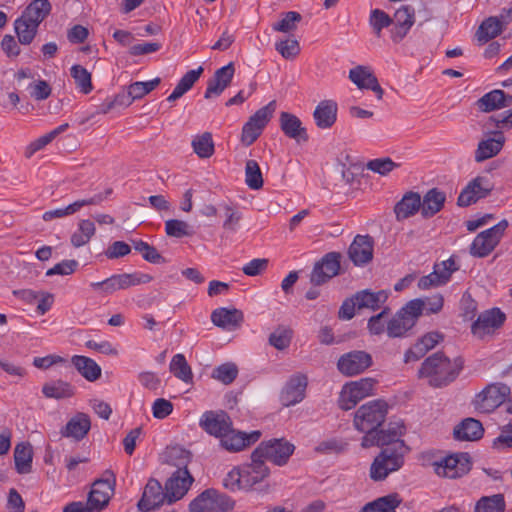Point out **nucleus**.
<instances>
[{
    "instance_id": "obj_18",
    "label": "nucleus",
    "mask_w": 512,
    "mask_h": 512,
    "mask_svg": "<svg viewBox=\"0 0 512 512\" xmlns=\"http://www.w3.org/2000/svg\"><path fill=\"white\" fill-rule=\"evenodd\" d=\"M199 425L209 435L220 439L231 429L233 422L225 411H206L201 416Z\"/></svg>"
},
{
    "instance_id": "obj_3",
    "label": "nucleus",
    "mask_w": 512,
    "mask_h": 512,
    "mask_svg": "<svg viewBox=\"0 0 512 512\" xmlns=\"http://www.w3.org/2000/svg\"><path fill=\"white\" fill-rule=\"evenodd\" d=\"M171 455L181 459L179 465H183L184 467H179L165 483V490H167L168 493V504L183 498L194 481L187 469L191 453L182 448H173Z\"/></svg>"
},
{
    "instance_id": "obj_53",
    "label": "nucleus",
    "mask_w": 512,
    "mask_h": 512,
    "mask_svg": "<svg viewBox=\"0 0 512 512\" xmlns=\"http://www.w3.org/2000/svg\"><path fill=\"white\" fill-rule=\"evenodd\" d=\"M276 110V101H270L266 106L258 109L248 120L253 125L260 127L262 130L268 124Z\"/></svg>"
},
{
    "instance_id": "obj_24",
    "label": "nucleus",
    "mask_w": 512,
    "mask_h": 512,
    "mask_svg": "<svg viewBox=\"0 0 512 512\" xmlns=\"http://www.w3.org/2000/svg\"><path fill=\"white\" fill-rule=\"evenodd\" d=\"M444 338L439 332H428L421 337L404 355L406 363L421 359L428 351L433 349Z\"/></svg>"
},
{
    "instance_id": "obj_57",
    "label": "nucleus",
    "mask_w": 512,
    "mask_h": 512,
    "mask_svg": "<svg viewBox=\"0 0 512 512\" xmlns=\"http://www.w3.org/2000/svg\"><path fill=\"white\" fill-rule=\"evenodd\" d=\"M369 22L374 33L380 37L382 29L389 27L393 23V19H391L386 12L380 9H374L371 11Z\"/></svg>"
},
{
    "instance_id": "obj_60",
    "label": "nucleus",
    "mask_w": 512,
    "mask_h": 512,
    "mask_svg": "<svg viewBox=\"0 0 512 512\" xmlns=\"http://www.w3.org/2000/svg\"><path fill=\"white\" fill-rule=\"evenodd\" d=\"M249 471H251L257 480V483L263 481L266 477L269 476L270 470L265 464V460L263 457H254V451L251 454V463L247 465Z\"/></svg>"
},
{
    "instance_id": "obj_58",
    "label": "nucleus",
    "mask_w": 512,
    "mask_h": 512,
    "mask_svg": "<svg viewBox=\"0 0 512 512\" xmlns=\"http://www.w3.org/2000/svg\"><path fill=\"white\" fill-rule=\"evenodd\" d=\"M221 207L223 208L226 217L223 223V228L225 230L235 232L242 218L241 213L230 204H222Z\"/></svg>"
},
{
    "instance_id": "obj_39",
    "label": "nucleus",
    "mask_w": 512,
    "mask_h": 512,
    "mask_svg": "<svg viewBox=\"0 0 512 512\" xmlns=\"http://www.w3.org/2000/svg\"><path fill=\"white\" fill-rule=\"evenodd\" d=\"M401 502L399 494L392 493L366 504L361 512H396L395 509Z\"/></svg>"
},
{
    "instance_id": "obj_14",
    "label": "nucleus",
    "mask_w": 512,
    "mask_h": 512,
    "mask_svg": "<svg viewBox=\"0 0 512 512\" xmlns=\"http://www.w3.org/2000/svg\"><path fill=\"white\" fill-rule=\"evenodd\" d=\"M341 254L338 252H329L314 264L310 274V282L315 286H320L338 275L340 270Z\"/></svg>"
},
{
    "instance_id": "obj_23",
    "label": "nucleus",
    "mask_w": 512,
    "mask_h": 512,
    "mask_svg": "<svg viewBox=\"0 0 512 512\" xmlns=\"http://www.w3.org/2000/svg\"><path fill=\"white\" fill-rule=\"evenodd\" d=\"M235 73L234 64L228 63L226 66L217 69L214 75L207 82V88L204 94L205 99H210L213 96H219L222 92L230 86Z\"/></svg>"
},
{
    "instance_id": "obj_45",
    "label": "nucleus",
    "mask_w": 512,
    "mask_h": 512,
    "mask_svg": "<svg viewBox=\"0 0 512 512\" xmlns=\"http://www.w3.org/2000/svg\"><path fill=\"white\" fill-rule=\"evenodd\" d=\"M165 232L170 237L182 238L195 234L193 227L183 220L169 219L165 222Z\"/></svg>"
},
{
    "instance_id": "obj_7",
    "label": "nucleus",
    "mask_w": 512,
    "mask_h": 512,
    "mask_svg": "<svg viewBox=\"0 0 512 512\" xmlns=\"http://www.w3.org/2000/svg\"><path fill=\"white\" fill-rule=\"evenodd\" d=\"M235 505L234 500L215 489H206L189 505L190 512H230Z\"/></svg>"
},
{
    "instance_id": "obj_56",
    "label": "nucleus",
    "mask_w": 512,
    "mask_h": 512,
    "mask_svg": "<svg viewBox=\"0 0 512 512\" xmlns=\"http://www.w3.org/2000/svg\"><path fill=\"white\" fill-rule=\"evenodd\" d=\"M412 301H419L421 303L420 316L423 312L427 315L437 314L442 310L444 304V298L441 294H435L425 299H413Z\"/></svg>"
},
{
    "instance_id": "obj_37",
    "label": "nucleus",
    "mask_w": 512,
    "mask_h": 512,
    "mask_svg": "<svg viewBox=\"0 0 512 512\" xmlns=\"http://www.w3.org/2000/svg\"><path fill=\"white\" fill-rule=\"evenodd\" d=\"M71 362L86 380L94 382L101 377V367L93 359L75 355Z\"/></svg>"
},
{
    "instance_id": "obj_20",
    "label": "nucleus",
    "mask_w": 512,
    "mask_h": 512,
    "mask_svg": "<svg viewBox=\"0 0 512 512\" xmlns=\"http://www.w3.org/2000/svg\"><path fill=\"white\" fill-rule=\"evenodd\" d=\"M165 502L168 503L167 490H163L158 480L150 478L144 488L142 497L137 504L139 510L148 512L158 508Z\"/></svg>"
},
{
    "instance_id": "obj_19",
    "label": "nucleus",
    "mask_w": 512,
    "mask_h": 512,
    "mask_svg": "<svg viewBox=\"0 0 512 512\" xmlns=\"http://www.w3.org/2000/svg\"><path fill=\"white\" fill-rule=\"evenodd\" d=\"M505 319V314L499 308H493L479 315L478 319L472 324L471 331L473 335L482 339L500 328Z\"/></svg>"
},
{
    "instance_id": "obj_38",
    "label": "nucleus",
    "mask_w": 512,
    "mask_h": 512,
    "mask_svg": "<svg viewBox=\"0 0 512 512\" xmlns=\"http://www.w3.org/2000/svg\"><path fill=\"white\" fill-rule=\"evenodd\" d=\"M42 393L46 398L60 400L74 396L75 389L66 381L54 380L43 385Z\"/></svg>"
},
{
    "instance_id": "obj_50",
    "label": "nucleus",
    "mask_w": 512,
    "mask_h": 512,
    "mask_svg": "<svg viewBox=\"0 0 512 512\" xmlns=\"http://www.w3.org/2000/svg\"><path fill=\"white\" fill-rule=\"evenodd\" d=\"M293 336V331L289 327L279 326L269 336V344L278 350H284L289 347Z\"/></svg>"
},
{
    "instance_id": "obj_8",
    "label": "nucleus",
    "mask_w": 512,
    "mask_h": 512,
    "mask_svg": "<svg viewBox=\"0 0 512 512\" xmlns=\"http://www.w3.org/2000/svg\"><path fill=\"white\" fill-rule=\"evenodd\" d=\"M510 387L504 383L487 385L474 399V407L482 413H491L510 396Z\"/></svg>"
},
{
    "instance_id": "obj_31",
    "label": "nucleus",
    "mask_w": 512,
    "mask_h": 512,
    "mask_svg": "<svg viewBox=\"0 0 512 512\" xmlns=\"http://www.w3.org/2000/svg\"><path fill=\"white\" fill-rule=\"evenodd\" d=\"M355 300L358 304V310L369 309L376 311L388 300L389 292L387 290H379L373 292L369 289L356 292Z\"/></svg>"
},
{
    "instance_id": "obj_36",
    "label": "nucleus",
    "mask_w": 512,
    "mask_h": 512,
    "mask_svg": "<svg viewBox=\"0 0 512 512\" xmlns=\"http://www.w3.org/2000/svg\"><path fill=\"white\" fill-rule=\"evenodd\" d=\"M33 450L29 442L18 443L14 449L15 469L19 474H28L32 470Z\"/></svg>"
},
{
    "instance_id": "obj_49",
    "label": "nucleus",
    "mask_w": 512,
    "mask_h": 512,
    "mask_svg": "<svg viewBox=\"0 0 512 512\" xmlns=\"http://www.w3.org/2000/svg\"><path fill=\"white\" fill-rule=\"evenodd\" d=\"M245 182L250 189L258 190L263 186L262 172L255 160H248L245 166Z\"/></svg>"
},
{
    "instance_id": "obj_34",
    "label": "nucleus",
    "mask_w": 512,
    "mask_h": 512,
    "mask_svg": "<svg viewBox=\"0 0 512 512\" xmlns=\"http://www.w3.org/2000/svg\"><path fill=\"white\" fill-rule=\"evenodd\" d=\"M51 10L52 5L49 0H32L21 17L39 27L41 22L51 13Z\"/></svg>"
},
{
    "instance_id": "obj_13",
    "label": "nucleus",
    "mask_w": 512,
    "mask_h": 512,
    "mask_svg": "<svg viewBox=\"0 0 512 512\" xmlns=\"http://www.w3.org/2000/svg\"><path fill=\"white\" fill-rule=\"evenodd\" d=\"M116 477L112 470H106L103 477L92 484L88 495V503L93 506L96 512L103 510L109 503L114 492Z\"/></svg>"
},
{
    "instance_id": "obj_35",
    "label": "nucleus",
    "mask_w": 512,
    "mask_h": 512,
    "mask_svg": "<svg viewBox=\"0 0 512 512\" xmlns=\"http://www.w3.org/2000/svg\"><path fill=\"white\" fill-rule=\"evenodd\" d=\"M497 138H489L479 142L475 151V161L483 162L489 158L496 156L502 149L505 138L501 132L495 133Z\"/></svg>"
},
{
    "instance_id": "obj_27",
    "label": "nucleus",
    "mask_w": 512,
    "mask_h": 512,
    "mask_svg": "<svg viewBox=\"0 0 512 512\" xmlns=\"http://www.w3.org/2000/svg\"><path fill=\"white\" fill-rule=\"evenodd\" d=\"M90 428V417L85 413L79 412L67 422L60 433L63 437L80 441L86 437Z\"/></svg>"
},
{
    "instance_id": "obj_21",
    "label": "nucleus",
    "mask_w": 512,
    "mask_h": 512,
    "mask_svg": "<svg viewBox=\"0 0 512 512\" xmlns=\"http://www.w3.org/2000/svg\"><path fill=\"white\" fill-rule=\"evenodd\" d=\"M307 384L308 380L305 375L298 374L292 376L281 391V404L289 407L301 402L305 398Z\"/></svg>"
},
{
    "instance_id": "obj_51",
    "label": "nucleus",
    "mask_w": 512,
    "mask_h": 512,
    "mask_svg": "<svg viewBox=\"0 0 512 512\" xmlns=\"http://www.w3.org/2000/svg\"><path fill=\"white\" fill-rule=\"evenodd\" d=\"M238 376V367L235 363L227 362L217 366L212 372V378L225 385L231 384Z\"/></svg>"
},
{
    "instance_id": "obj_42",
    "label": "nucleus",
    "mask_w": 512,
    "mask_h": 512,
    "mask_svg": "<svg viewBox=\"0 0 512 512\" xmlns=\"http://www.w3.org/2000/svg\"><path fill=\"white\" fill-rule=\"evenodd\" d=\"M95 231V225L91 220H81L78 229L71 236V244L76 248L84 246L94 236Z\"/></svg>"
},
{
    "instance_id": "obj_17",
    "label": "nucleus",
    "mask_w": 512,
    "mask_h": 512,
    "mask_svg": "<svg viewBox=\"0 0 512 512\" xmlns=\"http://www.w3.org/2000/svg\"><path fill=\"white\" fill-rule=\"evenodd\" d=\"M260 437V431L245 433L234 429L232 425L231 429L225 432L219 440L220 446L226 451L239 452L257 442Z\"/></svg>"
},
{
    "instance_id": "obj_32",
    "label": "nucleus",
    "mask_w": 512,
    "mask_h": 512,
    "mask_svg": "<svg viewBox=\"0 0 512 512\" xmlns=\"http://www.w3.org/2000/svg\"><path fill=\"white\" fill-rule=\"evenodd\" d=\"M446 202V194L438 188L428 190L421 198V215L431 218L440 212Z\"/></svg>"
},
{
    "instance_id": "obj_62",
    "label": "nucleus",
    "mask_w": 512,
    "mask_h": 512,
    "mask_svg": "<svg viewBox=\"0 0 512 512\" xmlns=\"http://www.w3.org/2000/svg\"><path fill=\"white\" fill-rule=\"evenodd\" d=\"M77 266L78 262L76 260H63L62 262L57 263L52 268L48 269L46 275H70L76 270Z\"/></svg>"
},
{
    "instance_id": "obj_29",
    "label": "nucleus",
    "mask_w": 512,
    "mask_h": 512,
    "mask_svg": "<svg viewBox=\"0 0 512 512\" xmlns=\"http://www.w3.org/2000/svg\"><path fill=\"white\" fill-rule=\"evenodd\" d=\"M337 103L333 100H322L313 112L316 126L320 129L331 128L337 120Z\"/></svg>"
},
{
    "instance_id": "obj_16",
    "label": "nucleus",
    "mask_w": 512,
    "mask_h": 512,
    "mask_svg": "<svg viewBox=\"0 0 512 512\" xmlns=\"http://www.w3.org/2000/svg\"><path fill=\"white\" fill-rule=\"evenodd\" d=\"M372 356L363 350H354L343 354L337 362L338 370L346 376L364 372L372 365Z\"/></svg>"
},
{
    "instance_id": "obj_33",
    "label": "nucleus",
    "mask_w": 512,
    "mask_h": 512,
    "mask_svg": "<svg viewBox=\"0 0 512 512\" xmlns=\"http://www.w3.org/2000/svg\"><path fill=\"white\" fill-rule=\"evenodd\" d=\"M484 428L479 420L466 418L453 430L454 438L461 441H476L483 437Z\"/></svg>"
},
{
    "instance_id": "obj_9",
    "label": "nucleus",
    "mask_w": 512,
    "mask_h": 512,
    "mask_svg": "<svg viewBox=\"0 0 512 512\" xmlns=\"http://www.w3.org/2000/svg\"><path fill=\"white\" fill-rule=\"evenodd\" d=\"M507 227L508 222L501 220L493 227L479 233L470 246V254L479 258L488 256L498 245Z\"/></svg>"
},
{
    "instance_id": "obj_12",
    "label": "nucleus",
    "mask_w": 512,
    "mask_h": 512,
    "mask_svg": "<svg viewBox=\"0 0 512 512\" xmlns=\"http://www.w3.org/2000/svg\"><path fill=\"white\" fill-rule=\"evenodd\" d=\"M374 384L372 378H363L346 384L340 394L339 407L345 411L354 408L362 399L372 394Z\"/></svg>"
},
{
    "instance_id": "obj_55",
    "label": "nucleus",
    "mask_w": 512,
    "mask_h": 512,
    "mask_svg": "<svg viewBox=\"0 0 512 512\" xmlns=\"http://www.w3.org/2000/svg\"><path fill=\"white\" fill-rule=\"evenodd\" d=\"M391 313V309L386 306L382 311L369 318L367 323V329L371 335H381L386 331L387 322L385 319Z\"/></svg>"
},
{
    "instance_id": "obj_15",
    "label": "nucleus",
    "mask_w": 512,
    "mask_h": 512,
    "mask_svg": "<svg viewBox=\"0 0 512 512\" xmlns=\"http://www.w3.org/2000/svg\"><path fill=\"white\" fill-rule=\"evenodd\" d=\"M493 190V185L483 176H477L462 189L460 192L457 205L459 207H468L480 199L486 198Z\"/></svg>"
},
{
    "instance_id": "obj_46",
    "label": "nucleus",
    "mask_w": 512,
    "mask_h": 512,
    "mask_svg": "<svg viewBox=\"0 0 512 512\" xmlns=\"http://www.w3.org/2000/svg\"><path fill=\"white\" fill-rule=\"evenodd\" d=\"M373 78H376V76L368 66L358 65L349 71V79L359 89H367Z\"/></svg>"
},
{
    "instance_id": "obj_47",
    "label": "nucleus",
    "mask_w": 512,
    "mask_h": 512,
    "mask_svg": "<svg viewBox=\"0 0 512 512\" xmlns=\"http://www.w3.org/2000/svg\"><path fill=\"white\" fill-rule=\"evenodd\" d=\"M170 371L175 377L186 383L192 380L193 374L191 368L182 354L173 356L170 363Z\"/></svg>"
},
{
    "instance_id": "obj_10",
    "label": "nucleus",
    "mask_w": 512,
    "mask_h": 512,
    "mask_svg": "<svg viewBox=\"0 0 512 512\" xmlns=\"http://www.w3.org/2000/svg\"><path fill=\"white\" fill-rule=\"evenodd\" d=\"M434 472L441 477L456 479L471 470L472 462L468 453L462 452L449 455L433 463Z\"/></svg>"
},
{
    "instance_id": "obj_2",
    "label": "nucleus",
    "mask_w": 512,
    "mask_h": 512,
    "mask_svg": "<svg viewBox=\"0 0 512 512\" xmlns=\"http://www.w3.org/2000/svg\"><path fill=\"white\" fill-rule=\"evenodd\" d=\"M463 365L464 360L461 357L451 361L443 352H436L424 360L418 376L429 378L430 386L443 387L458 377Z\"/></svg>"
},
{
    "instance_id": "obj_61",
    "label": "nucleus",
    "mask_w": 512,
    "mask_h": 512,
    "mask_svg": "<svg viewBox=\"0 0 512 512\" xmlns=\"http://www.w3.org/2000/svg\"><path fill=\"white\" fill-rule=\"evenodd\" d=\"M397 167H399V164L392 161L389 157L373 159L367 163V168L369 170L380 175H387Z\"/></svg>"
},
{
    "instance_id": "obj_26",
    "label": "nucleus",
    "mask_w": 512,
    "mask_h": 512,
    "mask_svg": "<svg viewBox=\"0 0 512 512\" xmlns=\"http://www.w3.org/2000/svg\"><path fill=\"white\" fill-rule=\"evenodd\" d=\"M279 123L282 132L297 142H307L309 137L306 128L302 126L301 120L289 112H281Z\"/></svg>"
},
{
    "instance_id": "obj_43",
    "label": "nucleus",
    "mask_w": 512,
    "mask_h": 512,
    "mask_svg": "<svg viewBox=\"0 0 512 512\" xmlns=\"http://www.w3.org/2000/svg\"><path fill=\"white\" fill-rule=\"evenodd\" d=\"M505 507L503 494H494L480 498L475 505L474 512H504Z\"/></svg>"
},
{
    "instance_id": "obj_4",
    "label": "nucleus",
    "mask_w": 512,
    "mask_h": 512,
    "mask_svg": "<svg viewBox=\"0 0 512 512\" xmlns=\"http://www.w3.org/2000/svg\"><path fill=\"white\" fill-rule=\"evenodd\" d=\"M388 405L383 400H373L358 408L354 416L355 428L365 435L371 434L385 421Z\"/></svg>"
},
{
    "instance_id": "obj_28",
    "label": "nucleus",
    "mask_w": 512,
    "mask_h": 512,
    "mask_svg": "<svg viewBox=\"0 0 512 512\" xmlns=\"http://www.w3.org/2000/svg\"><path fill=\"white\" fill-rule=\"evenodd\" d=\"M512 104V95L503 90H492L477 100L476 105L482 112L488 113L494 110L508 107Z\"/></svg>"
},
{
    "instance_id": "obj_52",
    "label": "nucleus",
    "mask_w": 512,
    "mask_h": 512,
    "mask_svg": "<svg viewBox=\"0 0 512 512\" xmlns=\"http://www.w3.org/2000/svg\"><path fill=\"white\" fill-rule=\"evenodd\" d=\"M282 16L281 20L272 25L274 31L290 33L297 29V24L302 20L301 14L296 11L286 12Z\"/></svg>"
},
{
    "instance_id": "obj_48",
    "label": "nucleus",
    "mask_w": 512,
    "mask_h": 512,
    "mask_svg": "<svg viewBox=\"0 0 512 512\" xmlns=\"http://www.w3.org/2000/svg\"><path fill=\"white\" fill-rule=\"evenodd\" d=\"M71 76L75 81L76 86L84 94H88L92 91L91 73L81 65H73L70 69Z\"/></svg>"
},
{
    "instance_id": "obj_40",
    "label": "nucleus",
    "mask_w": 512,
    "mask_h": 512,
    "mask_svg": "<svg viewBox=\"0 0 512 512\" xmlns=\"http://www.w3.org/2000/svg\"><path fill=\"white\" fill-rule=\"evenodd\" d=\"M502 32V22L496 17L484 20L476 31V37L480 43H486L497 37Z\"/></svg>"
},
{
    "instance_id": "obj_6",
    "label": "nucleus",
    "mask_w": 512,
    "mask_h": 512,
    "mask_svg": "<svg viewBox=\"0 0 512 512\" xmlns=\"http://www.w3.org/2000/svg\"><path fill=\"white\" fill-rule=\"evenodd\" d=\"M152 280L153 277L145 273H122L114 274L111 277L100 282H91L90 287L93 291L103 296H107L113 294L118 290H124L132 286L146 284L151 282Z\"/></svg>"
},
{
    "instance_id": "obj_5",
    "label": "nucleus",
    "mask_w": 512,
    "mask_h": 512,
    "mask_svg": "<svg viewBox=\"0 0 512 512\" xmlns=\"http://www.w3.org/2000/svg\"><path fill=\"white\" fill-rule=\"evenodd\" d=\"M421 303L409 301L387 322L386 333L389 338H403L416 325L420 317Z\"/></svg>"
},
{
    "instance_id": "obj_59",
    "label": "nucleus",
    "mask_w": 512,
    "mask_h": 512,
    "mask_svg": "<svg viewBox=\"0 0 512 512\" xmlns=\"http://www.w3.org/2000/svg\"><path fill=\"white\" fill-rule=\"evenodd\" d=\"M275 49L285 59H294L300 53V45L296 39H286L275 44Z\"/></svg>"
},
{
    "instance_id": "obj_30",
    "label": "nucleus",
    "mask_w": 512,
    "mask_h": 512,
    "mask_svg": "<svg viewBox=\"0 0 512 512\" xmlns=\"http://www.w3.org/2000/svg\"><path fill=\"white\" fill-rule=\"evenodd\" d=\"M421 210V196L417 192H406L402 199L394 206V213L397 221H403L414 216Z\"/></svg>"
},
{
    "instance_id": "obj_64",
    "label": "nucleus",
    "mask_w": 512,
    "mask_h": 512,
    "mask_svg": "<svg viewBox=\"0 0 512 512\" xmlns=\"http://www.w3.org/2000/svg\"><path fill=\"white\" fill-rule=\"evenodd\" d=\"M173 411V404L171 401L158 398L154 401L152 405V413L153 416L157 419H164L169 416Z\"/></svg>"
},
{
    "instance_id": "obj_22",
    "label": "nucleus",
    "mask_w": 512,
    "mask_h": 512,
    "mask_svg": "<svg viewBox=\"0 0 512 512\" xmlns=\"http://www.w3.org/2000/svg\"><path fill=\"white\" fill-rule=\"evenodd\" d=\"M373 238L369 235H357L348 249V256L356 266H363L373 258Z\"/></svg>"
},
{
    "instance_id": "obj_25",
    "label": "nucleus",
    "mask_w": 512,
    "mask_h": 512,
    "mask_svg": "<svg viewBox=\"0 0 512 512\" xmlns=\"http://www.w3.org/2000/svg\"><path fill=\"white\" fill-rule=\"evenodd\" d=\"M244 320L242 311L233 308H217L211 313L212 323L224 330H235L239 328Z\"/></svg>"
},
{
    "instance_id": "obj_1",
    "label": "nucleus",
    "mask_w": 512,
    "mask_h": 512,
    "mask_svg": "<svg viewBox=\"0 0 512 512\" xmlns=\"http://www.w3.org/2000/svg\"><path fill=\"white\" fill-rule=\"evenodd\" d=\"M361 446L370 448L381 447L380 453L374 458L370 466L369 475L373 481H383L389 474L396 472L404 465L405 455L409 448L399 434L388 433L377 428L371 434L362 437Z\"/></svg>"
},
{
    "instance_id": "obj_54",
    "label": "nucleus",
    "mask_w": 512,
    "mask_h": 512,
    "mask_svg": "<svg viewBox=\"0 0 512 512\" xmlns=\"http://www.w3.org/2000/svg\"><path fill=\"white\" fill-rule=\"evenodd\" d=\"M161 82L160 78H155L147 82H134L128 86V92L132 101L141 99L152 90H154Z\"/></svg>"
},
{
    "instance_id": "obj_41",
    "label": "nucleus",
    "mask_w": 512,
    "mask_h": 512,
    "mask_svg": "<svg viewBox=\"0 0 512 512\" xmlns=\"http://www.w3.org/2000/svg\"><path fill=\"white\" fill-rule=\"evenodd\" d=\"M194 153L202 159L210 158L215 151L212 134L210 132H204L201 135H197L191 142Z\"/></svg>"
},
{
    "instance_id": "obj_44",
    "label": "nucleus",
    "mask_w": 512,
    "mask_h": 512,
    "mask_svg": "<svg viewBox=\"0 0 512 512\" xmlns=\"http://www.w3.org/2000/svg\"><path fill=\"white\" fill-rule=\"evenodd\" d=\"M14 28L19 42L23 45H29L34 40L38 31V26L28 22L21 16L15 20Z\"/></svg>"
},
{
    "instance_id": "obj_63",
    "label": "nucleus",
    "mask_w": 512,
    "mask_h": 512,
    "mask_svg": "<svg viewBox=\"0 0 512 512\" xmlns=\"http://www.w3.org/2000/svg\"><path fill=\"white\" fill-rule=\"evenodd\" d=\"M394 24L412 27L414 24V9L410 6H402L394 14Z\"/></svg>"
},
{
    "instance_id": "obj_11",
    "label": "nucleus",
    "mask_w": 512,
    "mask_h": 512,
    "mask_svg": "<svg viewBox=\"0 0 512 512\" xmlns=\"http://www.w3.org/2000/svg\"><path fill=\"white\" fill-rule=\"evenodd\" d=\"M294 450L295 446L283 438L271 439L260 443L254 450V457H263L264 460H269L278 466H283L288 462Z\"/></svg>"
}]
</instances>
